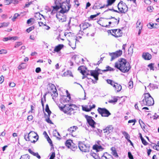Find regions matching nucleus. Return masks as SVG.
<instances>
[{"mask_svg":"<svg viewBox=\"0 0 159 159\" xmlns=\"http://www.w3.org/2000/svg\"><path fill=\"white\" fill-rule=\"evenodd\" d=\"M115 67L124 73L128 72L130 68L129 63L123 58L119 59L115 63Z\"/></svg>","mask_w":159,"mask_h":159,"instance_id":"f257e3e1","label":"nucleus"},{"mask_svg":"<svg viewBox=\"0 0 159 159\" xmlns=\"http://www.w3.org/2000/svg\"><path fill=\"white\" fill-rule=\"evenodd\" d=\"M84 67L83 66H80L78 68V70L80 71V73L83 75L82 79L86 77L87 75H90L93 76L96 80L97 81L98 80V76L99 74L98 71L96 70H91L90 71H87L84 70Z\"/></svg>","mask_w":159,"mask_h":159,"instance_id":"f03ea898","label":"nucleus"},{"mask_svg":"<svg viewBox=\"0 0 159 159\" xmlns=\"http://www.w3.org/2000/svg\"><path fill=\"white\" fill-rule=\"evenodd\" d=\"M77 109V107L74 104H65L63 107H60V110L64 113L70 115L74 114V111Z\"/></svg>","mask_w":159,"mask_h":159,"instance_id":"7ed1b4c3","label":"nucleus"},{"mask_svg":"<svg viewBox=\"0 0 159 159\" xmlns=\"http://www.w3.org/2000/svg\"><path fill=\"white\" fill-rule=\"evenodd\" d=\"M144 97L142 101L140 102L142 106H151L154 104L153 98L148 93L144 94Z\"/></svg>","mask_w":159,"mask_h":159,"instance_id":"20e7f679","label":"nucleus"},{"mask_svg":"<svg viewBox=\"0 0 159 159\" xmlns=\"http://www.w3.org/2000/svg\"><path fill=\"white\" fill-rule=\"evenodd\" d=\"M25 138L26 141H30L31 143H34L38 140L39 136L36 133L31 131L28 134L27 137Z\"/></svg>","mask_w":159,"mask_h":159,"instance_id":"39448f33","label":"nucleus"},{"mask_svg":"<svg viewBox=\"0 0 159 159\" xmlns=\"http://www.w3.org/2000/svg\"><path fill=\"white\" fill-rule=\"evenodd\" d=\"M61 90L63 94H66V96L61 95L60 93V96H62V98H61V100L60 99V102H61V103H62V102L65 103V102L69 101V100H70V94L68 93V91L63 89H60V91Z\"/></svg>","mask_w":159,"mask_h":159,"instance_id":"423d86ee","label":"nucleus"},{"mask_svg":"<svg viewBox=\"0 0 159 159\" xmlns=\"http://www.w3.org/2000/svg\"><path fill=\"white\" fill-rule=\"evenodd\" d=\"M48 92L51 94L52 96V99L55 101L54 97H57L58 94L57 92V89L55 85L52 84H49V86L48 88Z\"/></svg>","mask_w":159,"mask_h":159,"instance_id":"0eeeda50","label":"nucleus"},{"mask_svg":"<svg viewBox=\"0 0 159 159\" xmlns=\"http://www.w3.org/2000/svg\"><path fill=\"white\" fill-rule=\"evenodd\" d=\"M69 2H63L61 4H60V13H64L67 12L70 8Z\"/></svg>","mask_w":159,"mask_h":159,"instance_id":"6e6552de","label":"nucleus"},{"mask_svg":"<svg viewBox=\"0 0 159 159\" xmlns=\"http://www.w3.org/2000/svg\"><path fill=\"white\" fill-rule=\"evenodd\" d=\"M78 146L80 150L82 152H87L89 151L90 146L88 144H84L83 142H80Z\"/></svg>","mask_w":159,"mask_h":159,"instance_id":"1a4fd4ad","label":"nucleus"},{"mask_svg":"<svg viewBox=\"0 0 159 159\" xmlns=\"http://www.w3.org/2000/svg\"><path fill=\"white\" fill-rule=\"evenodd\" d=\"M118 8L120 11L121 13H125L128 10V7L125 3L121 1L118 3Z\"/></svg>","mask_w":159,"mask_h":159,"instance_id":"9d476101","label":"nucleus"},{"mask_svg":"<svg viewBox=\"0 0 159 159\" xmlns=\"http://www.w3.org/2000/svg\"><path fill=\"white\" fill-rule=\"evenodd\" d=\"M98 111L102 116L108 117L111 115L109 111L105 108H101L99 107Z\"/></svg>","mask_w":159,"mask_h":159,"instance_id":"9b49d317","label":"nucleus"},{"mask_svg":"<svg viewBox=\"0 0 159 159\" xmlns=\"http://www.w3.org/2000/svg\"><path fill=\"white\" fill-rule=\"evenodd\" d=\"M122 53V50H119L116 51L115 52L112 53H109V55L111 57V61H112L115 58L120 56Z\"/></svg>","mask_w":159,"mask_h":159,"instance_id":"f8f14e48","label":"nucleus"},{"mask_svg":"<svg viewBox=\"0 0 159 159\" xmlns=\"http://www.w3.org/2000/svg\"><path fill=\"white\" fill-rule=\"evenodd\" d=\"M110 32L112 35L116 38L120 37L122 35V31L120 29L111 30Z\"/></svg>","mask_w":159,"mask_h":159,"instance_id":"ddd939ff","label":"nucleus"},{"mask_svg":"<svg viewBox=\"0 0 159 159\" xmlns=\"http://www.w3.org/2000/svg\"><path fill=\"white\" fill-rule=\"evenodd\" d=\"M53 9L51 12V14L52 15H53L55 13H57L56 16L57 19H59V16H60V11H57L60 9V6H52Z\"/></svg>","mask_w":159,"mask_h":159,"instance_id":"4468645a","label":"nucleus"},{"mask_svg":"<svg viewBox=\"0 0 159 159\" xmlns=\"http://www.w3.org/2000/svg\"><path fill=\"white\" fill-rule=\"evenodd\" d=\"M114 129V127L112 125H109L103 129V130L104 133H106L107 134H108L113 132Z\"/></svg>","mask_w":159,"mask_h":159,"instance_id":"2eb2a0df","label":"nucleus"},{"mask_svg":"<svg viewBox=\"0 0 159 159\" xmlns=\"http://www.w3.org/2000/svg\"><path fill=\"white\" fill-rule=\"evenodd\" d=\"M86 118L89 125L92 128H94L96 123L92 119V117L88 116H86Z\"/></svg>","mask_w":159,"mask_h":159,"instance_id":"dca6fc26","label":"nucleus"},{"mask_svg":"<svg viewBox=\"0 0 159 159\" xmlns=\"http://www.w3.org/2000/svg\"><path fill=\"white\" fill-rule=\"evenodd\" d=\"M100 3L98 2H97L93 6V8L94 9H102L104 7H107L108 6H107L106 5H103L102 6H101Z\"/></svg>","mask_w":159,"mask_h":159,"instance_id":"f3484780","label":"nucleus"},{"mask_svg":"<svg viewBox=\"0 0 159 159\" xmlns=\"http://www.w3.org/2000/svg\"><path fill=\"white\" fill-rule=\"evenodd\" d=\"M142 57L146 60H149L151 58L152 56L148 52H143L142 54Z\"/></svg>","mask_w":159,"mask_h":159,"instance_id":"a211bd4d","label":"nucleus"},{"mask_svg":"<svg viewBox=\"0 0 159 159\" xmlns=\"http://www.w3.org/2000/svg\"><path fill=\"white\" fill-rule=\"evenodd\" d=\"M95 107V104H93L91 106L90 105L88 107V106H85V107H82V109L84 111H91V110L93 109Z\"/></svg>","mask_w":159,"mask_h":159,"instance_id":"6ab92c4d","label":"nucleus"},{"mask_svg":"<svg viewBox=\"0 0 159 159\" xmlns=\"http://www.w3.org/2000/svg\"><path fill=\"white\" fill-rule=\"evenodd\" d=\"M111 21L112 23L111 26L116 25L118 24L120 20L119 18H118V19H117L114 17H111Z\"/></svg>","mask_w":159,"mask_h":159,"instance_id":"aec40b11","label":"nucleus"},{"mask_svg":"<svg viewBox=\"0 0 159 159\" xmlns=\"http://www.w3.org/2000/svg\"><path fill=\"white\" fill-rule=\"evenodd\" d=\"M90 25L89 24V23L85 22L81 23V24L80 25V26L82 29L84 30L86 29L89 27Z\"/></svg>","mask_w":159,"mask_h":159,"instance_id":"412c9836","label":"nucleus"},{"mask_svg":"<svg viewBox=\"0 0 159 159\" xmlns=\"http://www.w3.org/2000/svg\"><path fill=\"white\" fill-rule=\"evenodd\" d=\"M76 41V39H75L72 40L70 41H69V45L73 49L75 48Z\"/></svg>","mask_w":159,"mask_h":159,"instance_id":"4be33fe9","label":"nucleus"},{"mask_svg":"<svg viewBox=\"0 0 159 159\" xmlns=\"http://www.w3.org/2000/svg\"><path fill=\"white\" fill-rule=\"evenodd\" d=\"M113 87L114 88L115 91L117 92L120 91L122 89L121 86L116 83V84L113 85Z\"/></svg>","mask_w":159,"mask_h":159,"instance_id":"5701e85b","label":"nucleus"},{"mask_svg":"<svg viewBox=\"0 0 159 159\" xmlns=\"http://www.w3.org/2000/svg\"><path fill=\"white\" fill-rule=\"evenodd\" d=\"M77 129L78 127L77 126H74L70 127L67 130L69 133H72L75 131Z\"/></svg>","mask_w":159,"mask_h":159,"instance_id":"b1692460","label":"nucleus"},{"mask_svg":"<svg viewBox=\"0 0 159 159\" xmlns=\"http://www.w3.org/2000/svg\"><path fill=\"white\" fill-rule=\"evenodd\" d=\"M111 154H112L116 157H118V156L117 153L115 148L114 147H112L111 148Z\"/></svg>","mask_w":159,"mask_h":159,"instance_id":"393cba45","label":"nucleus"},{"mask_svg":"<svg viewBox=\"0 0 159 159\" xmlns=\"http://www.w3.org/2000/svg\"><path fill=\"white\" fill-rule=\"evenodd\" d=\"M35 16L37 20H41L42 18H44L43 15L39 13H37L35 14Z\"/></svg>","mask_w":159,"mask_h":159,"instance_id":"a878e982","label":"nucleus"},{"mask_svg":"<svg viewBox=\"0 0 159 159\" xmlns=\"http://www.w3.org/2000/svg\"><path fill=\"white\" fill-rule=\"evenodd\" d=\"M93 149L98 151L102 150L103 148L100 145H95L93 146Z\"/></svg>","mask_w":159,"mask_h":159,"instance_id":"bb28decb","label":"nucleus"},{"mask_svg":"<svg viewBox=\"0 0 159 159\" xmlns=\"http://www.w3.org/2000/svg\"><path fill=\"white\" fill-rule=\"evenodd\" d=\"M72 144L73 143L71 140H67L65 143L66 146L69 148Z\"/></svg>","mask_w":159,"mask_h":159,"instance_id":"cd10ccee","label":"nucleus"},{"mask_svg":"<svg viewBox=\"0 0 159 159\" xmlns=\"http://www.w3.org/2000/svg\"><path fill=\"white\" fill-rule=\"evenodd\" d=\"M63 76H72V75L71 72L69 70H67L62 75Z\"/></svg>","mask_w":159,"mask_h":159,"instance_id":"c85d7f7f","label":"nucleus"},{"mask_svg":"<svg viewBox=\"0 0 159 159\" xmlns=\"http://www.w3.org/2000/svg\"><path fill=\"white\" fill-rule=\"evenodd\" d=\"M117 97H114L113 98V99L111 100H110L108 101V102L110 103L115 104L117 102L118 99L117 98Z\"/></svg>","mask_w":159,"mask_h":159,"instance_id":"c756f323","label":"nucleus"},{"mask_svg":"<svg viewBox=\"0 0 159 159\" xmlns=\"http://www.w3.org/2000/svg\"><path fill=\"white\" fill-rule=\"evenodd\" d=\"M45 110V111L48 113V117H49L50 114L51 113V112L49 110L48 106L47 104L46 106Z\"/></svg>","mask_w":159,"mask_h":159,"instance_id":"7c9ffc66","label":"nucleus"},{"mask_svg":"<svg viewBox=\"0 0 159 159\" xmlns=\"http://www.w3.org/2000/svg\"><path fill=\"white\" fill-rule=\"evenodd\" d=\"M26 67V65L25 63H21L19 66L18 67V69L19 70H21V69H25Z\"/></svg>","mask_w":159,"mask_h":159,"instance_id":"2f4dec72","label":"nucleus"},{"mask_svg":"<svg viewBox=\"0 0 159 159\" xmlns=\"http://www.w3.org/2000/svg\"><path fill=\"white\" fill-rule=\"evenodd\" d=\"M157 25V24L154 25V24L152 23H149L147 25V26L148 28L152 29L155 28H156L155 25Z\"/></svg>","mask_w":159,"mask_h":159,"instance_id":"473e14b6","label":"nucleus"},{"mask_svg":"<svg viewBox=\"0 0 159 159\" xmlns=\"http://www.w3.org/2000/svg\"><path fill=\"white\" fill-rule=\"evenodd\" d=\"M63 13H62V15H60V16H61V17H60V21L62 22H63L66 21V17L65 15L63 14Z\"/></svg>","mask_w":159,"mask_h":159,"instance_id":"72a5a7b5","label":"nucleus"},{"mask_svg":"<svg viewBox=\"0 0 159 159\" xmlns=\"http://www.w3.org/2000/svg\"><path fill=\"white\" fill-rule=\"evenodd\" d=\"M9 23L8 22H4L3 23H0V28L7 26L9 25Z\"/></svg>","mask_w":159,"mask_h":159,"instance_id":"f704fd0d","label":"nucleus"},{"mask_svg":"<svg viewBox=\"0 0 159 159\" xmlns=\"http://www.w3.org/2000/svg\"><path fill=\"white\" fill-rule=\"evenodd\" d=\"M69 148H70L73 151H75L77 149V147L75 144L73 143V144Z\"/></svg>","mask_w":159,"mask_h":159,"instance_id":"c9c22d12","label":"nucleus"},{"mask_svg":"<svg viewBox=\"0 0 159 159\" xmlns=\"http://www.w3.org/2000/svg\"><path fill=\"white\" fill-rule=\"evenodd\" d=\"M30 157L28 154H25L21 156L20 159H29Z\"/></svg>","mask_w":159,"mask_h":159,"instance_id":"e433bc0d","label":"nucleus"},{"mask_svg":"<svg viewBox=\"0 0 159 159\" xmlns=\"http://www.w3.org/2000/svg\"><path fill=\"white\" fill-rule=\"evenodd\" d=\"M123 134L125 136V139H127V141L129 139L130 136L125 131L123 133Z\"/></svg>","mask_w":159,"mask_h":159,"instance_id":"4c0bfd02","label":"nucleus"},{"mask_svg":"<svg viewBox=\"0 0 159 159\" xmlns=\"http://www.w3.org/2000/svg\"><path fill=\"white\" fill-rule=\"evenodd\" d=\"M141 26L142 28V25L141 21L140 20H138L136 23V28H139Z\"/></svg>","mask_w":159,"mask_h":159,"instance_id":"58836bf2","label":"nucleus"},{"mask_svg":"<svg viewBox=\"0 0 159 159\" xmlns=\"http://www.w3.org/2000/svg\"><path fill=\"white\" fill-rule=\"evenodd\" d=\"M107 82L108 84H110L111 85L113 86V85L115 84L116 83H114L112 80H107Z\"/></svg>","mask_w":159,"mask_h":159,"instance_id":"ea45409f","label":"nucleus"},{"mask_svg":"<svg viewBox=\"0 0 159 159\" xmlns=\"http://www.w3.org/2000/svg\"><path fill=\"white\" fill-rule=\"evenodd\" d=\"M53 134L54 136H55L56 137H57V138H58V136H59L60 134L57 131V130H55L53 131Z\"/></svg>","mask_w":159,"mask_h":159,"instance_id":"a19ab883","label":"nucleus"},{"mask_svg":"<svg viewBox=\"0 0 159 159\" xmlns=\"http://www.w3.org/2000/svg\"><path fill=\"white\" fill-rule=\"evenodd\" d=\"M116 0H107V6H110Z\"/></svg>","mask_w":159,"mask_h":159,"instance_id":"79ce46f5","label":"nucleus"},{"mask_svg":"<svg viewBox=\"0 0 159 159\" xmlns=\"http://www.w3.org/2000/svg\"><path fill=\"white\" fill-rule=\"evenodd\" d=\"M32 4V2H26L24 6V8H27L29 7Z\"/></svg>","mask_w":159,"mask_h":159,"instance_id":"37998d69","label":"nucleus"},{"mask_svg":"<svg viewBox=\"0 0 159 159\" xmlns=\"http://www.w3.org/2000/svg\"><path fill=\"white\" fill-rule=\"evenodd\" d=\"M49 155L50 156V159H53L55 156V154L54 152H51Z\"/></svg>","mask_w":159,"mask_h":159,"instance_id":"c03bdc74","label":"nucleus"},{"mask_svg":"<svg viewBox=\"0 0 159 159\" xmlns=\"http://www.w3.org/2000/svg\"><path fill=\"white\" fill-rule=\"evenodd\" d=\"M93 130L94 131L96 132L98 134H101L102 133V130L99 129H95Z\"/></svg>","mask_w":159,"mask_h":159,"instance_id":"a18cd8bd","label":"nucleus"},{"mask_svg":"<svg viewBox=\"0 0 159 159\" xmlns=\"http://www.w3.org/2000/svg\"><path fill=\"white\" fill-rule=\"evenodd\" d=\"M22 43L21 42H17L16 43L14 47L15 48H17L22 45Z\"/></svg>","mask_w":159,"mask_h":159,"instance_id":"49530a36","label":"nucleus"},{"mask_svg":"<svg viewBox=\"0 0 159 159\" xmlns=\"http://www.w3.org/2000/svg\"><path fill=\"white\" fill-rule=\"evenodd\" d=\"M12 0H4V2L6 5H8L12 2Z\"/></svg>","mask_w":159,"mask_h":159,"instance_id":"de8ad7c7","label":"nucleus"},{"mask_svg":"<svg viewBox=\"0 0 159 159\" xmlns=\"http://www.w3.org/2000/svg\"><path fill=\"white\" fill-rule=\"evenodd\" d=\"M19 16V14L18 13H15L13 17L12 18V20L13 21H15L16 19Z\"/></svg>","mask_w":159,"mask_h":159,"instance_id":"09e8293b","label":"nucleus"},{"mask_svg":"<svg viewBox=\"0 0 159 159\" xmlns=\"http://www.w3.org/2000/svg\"><path fill=\"white\" fill-rule=\"evenodd\" d=\"M128 87L129 89H132L133 87V82L132 81H130L128 84Z\"/></svg>","mask_w":159,"mask_h":159,"instance_id":"8fccbe9b","label":"nucleus"},{"mask_svg":"<svg viewBox=\"0 0 159 159\" xmlns=\"http://www.w3.org/2000/svg\"><path fill=\"white\" fill-rule=\"evenodd\" d=\"M60 50V44L58 45L55 48L54 51L58 52Z\"/></svg>","mask_w":159,"mask_h":159,"instance_id":"3c124183","label":"nucleus"},{"mask_svg":"<svg viewBox=\"0 0 159 159\" xmlns=\"http://www.w3.org/2000/svg\"><path fill=\"white\" fill-rule=\"evenodd\" d=\"M113 69L112 68H111L109 66H108L106 67V69L103 70V71H111L113 70Z\"/></svg>","mask_w":159,"mask_h":159,"instance_id":"603ef678","label":"nucleus"},{"mask_svg":"<svg viewBox=\"0 0 159 159\" xmlns=\"http://www.w3.org/2000/svg\"><path fill=\"white\" fill-rule=\"evenodd\" d=\"M141 139L144 145H146L147 144V142L142 137H141Z\"/></svg>","mask_w":159,"mask_h":159,"instance_id":"864d4df0","label":"nucleus"},{"mask_svg":"<svg viewBox=\"0 0 159 159\" xmlns=\"http://www.w3.org/2000/svg\"><path fill=\"white\" fill-rule=\"evenodd\" d=\"M128 53L129 54H132L133 52V48H131V46L129 48L128 50Z\"/></svg>","mask_w":159,"mask_h":159,"instance_id":"5fc2aeb1","label":"nucleus"},{"mask_svg":"<svg viewBox=\"0 0 159 159\" xmlns=\"http://www.w3.org/2000/svg\"><path fill=\"white\" fill-rule=\"evenodd\" d=\"M153 9H154V8H153V7L151 6L148 7H147V10H148V11L150 12H152L153 11Z\"/></svg>","mask_w":159,"mask_h":159,"instance_id":"6e6d98bb","label":"nucleus"},{"mask_svg":"<svg viewBox=\"0 0 159 159\" xmlns=\"http://www.w3.org/2000/svg\"><path fill=\"white\" fill-rule=\"evenodd\" d=\"M7 52L6 50L5 49H2L0 50V54H6Z\"/></svg>","mask_w":159,"mask_h":159,"instance_id":"4d7b16f0","label":"nucleus"},{"mask_svg":"<svg viewBox=\"0 0 159 159\" xmlns=\"http://www.w3.org/2000/svg\"><path fill=\"white\" fill-rule=\"evenodd\" d=\"M34 29V26H31L28 29L26 30V31L29 33L32 30H33Z\"/></svg>","mask_w":159,"mask_h":159,"instance_id":"13d9d810","label":"nucleus"},{"mask_svg":"<svg viewBox=\"0 0 159 159\" xmlns=\"http://www.w3.org/2000/svg\"><path fill=\"white\" fill-rule=\"evenodd\" d=\"M108 24H109L108 25H102V26H103V27H108V26H111V25H112V21L111 20V21L108 22Z\"/></svg>","mask_w":159,"mask_h":159,"instance_id":"bf43d9fd","label":"nucleus"},{"mask_svg":"<svg viewBox=\"0 0 159 159\" xmlns=\"http://www.w3.org/2000/svg\"><path fill=\"white\" fill-rule=\"evenodd\" d=\"M136 121L135 119L131 120H129L128 123H134V124H133V125H134Z\"/></svg>","mask_w":159,"mask_h":159,"instance_id":"052dcab7","label":"nucleus"},{"mask_svg":"<svg viewBox=\"0 0 159 159\" xmlns=\"http://www.w3.org/2000/svg\"><path fill=\"white\" fill-rule=\"evenodd\" d=\"M34 156L40 159L41 157L40 156H39L38 153V152H34L33 154V155Z\"/></svg>","mask_w":159,"mask_h":159,"instance_id":"680f3d73","label":"nucleus"},{"mask_svg":"<svg viewBox=\"0 0 159 159\" xmlns=\"http://www.w3.org/2000/svg\"><path fill=\"white\" fill-rule=\"evenodd\" d=\"M56 6H60V0H54Z\"/></svg>","mask_w":159,"mask_h":159,"instance_id":"e2e57ef3","label":"nucleus"},{"mask_svg":"<svg viewBox=\"0 0 159 159\" xmlns=\"http://www.w3.org/2000/svg\"><path fill=\"white\" fill-rule=\"evenodd\" d=\"M128 155L129 158L130 159H133V157L130 152H128Z\"/></svg>","mask_w":159,"mask_h":159,"instance_id":"0e129e2a","label":"nucleus"},{"mask_svg":"<svg viewBox=\"0 0 159 159\" xmlns=\"http://www.w3.org/2000/svg\"><path fill=\"white\" fill-rule=\"evenodd\" d=\"M49 117L48 116V118L46 119V120L48 123H50V124H52L53 123L52 122L51 120H50Z\"/></svg>","mask_w":159,"mask_h":159,"instance_id":"69168bd1","label":"nucleus"},{"mask_svg":"<svg viewBox=\"0 0 159 159\" xmlns=\"http://www.w3.org/2000/svg\"><path fill=\"white\" fill-rule=\"evenodd\" d=\"M4 80V77L3 75H2L0 77V84H2Z\"/></svg>","mask_w":159,"mask_h":159,"instance_id":"338daca9","label":"nucleus"},{"mask_svg":"<svg viewBox=\"0 0 159 159\" xmlns=\"http://www.w3.org/2000/svg\"><path fill=\"white\" fill-rule=\"evenodd\" d=\"M33 116L32 115H30L28 116L27 119L29 121H31L33 119Z\"/></svg>","mask_w":159,"mask_h":159,"instance_id":"774afa93","label":"nucleus"}]
</instances>
